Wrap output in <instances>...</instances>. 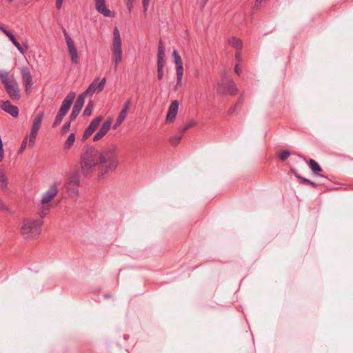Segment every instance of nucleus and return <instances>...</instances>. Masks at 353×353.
I'll return each instance as SVG.
<instances>
[{
	"label": "nucleus",
	"mask_w": 353,
	"mask_h": 353,
	"mask_svg": "<svg viewBox=\"0 0 353 353\" xmlns=\"http://www.w3.org/2000/svg\"><path fill=\"white\" fill-rule=\"evenodd\" d=\"M26 86V92H29L30 88H31L32 85H25Z\"/></svg>",
	"instance_id": "nucleus-60"
},
{
	"label": "nucleus",
	"mask_w": 353,
	"mask_h": 353,
	"mask_svg": "<svg viewBox=\"0 0 353 353\" xmlns=\"http://www.w3.org/2000/svg\"><path fill=\"white\" fill-rule=\"evenodd\" d=\"M112 119L110 118L105 121V122L103 123L101 127L103 128L104 129H105L107 131H109L110 129V127L112 125Z\"/></svg>",
	"instance_id": "nucleus-31"
},
{
	"label": "nucleus",
	"mask_w": 353,
	"mask_h": 353,
	"mask_svg": "<svg viewBox=\"0 0 353 353\" xmlns=\"http://www.w3.org/2000/svg\"><path fill=\"white\" fill-rule=\"evenodd\" d=\"M127 9L128 10L129 12H131L132 9V4H125Z\"/></svg>",
	"instance_id": "nucleus-57"
},
{
	"label": "nucleus",
	"mask_w": 353,
	"mask_h": 353,
	"mask_svg": "<svg viewBox=\"0 0 353 353\" xmlns=\"http://www.w3.org/2000/svg\"><path fill=\"white\" fill-rule=\"evenodd\" d=\"M172 57L174 59V62L175 66L183 65V61H182L181 57L179 54L176 50H173Z\"/></svg>",
	"instance_id": "nucleus-24"
},
{
	"label": "nucleus",
	"mask_w": 353,
	"mask_h": 353,
	"mask_svg": "<svg viewBox=\"0 0 353 353\" xmlns=\"http://www.w3.org/2000/svg\"><path fill=\"white\" fill-rule=\"evenodd\" d=\"M58 192L57 183H54L49 189L43 194L41 202L43 204H46L51 201Z\"/></svg>",
	"instance_id": "nucleus-10"
},
{
	"label": "nucleus",
	"mask_w": 353,
	"mask_h": 353,
	"mask_svg": "<svg viewBox=\"0 0 353 353\" xmlns=\"http://www.w3.org/2000/svg\"><path fill=\"white\" fill-rule=\"evenodd\" d=\"M63 35H67L68 34L65 29L63 30Z\"/></svg>",
	"instance_id": "nucleus-63"
},
{
	"label": "nucleus",
	"mask_w": 353,
	"mask_h": 353,
	"mask_svg": "<svg viewBox=\"0 0 353 353\" xmlns=\"http://www.w3.org/2000/svg\"><path fill=\"white\" fill-rule=\"evenodd\" d=\"M122 123V122H119L118 123V121L117 120L115 123L113 125V128L114 129H117L118 126H119Z\"/></svg>",
	"instance_id": "nucleus-53"
},
{
	"label": "nucleus",
	"mask_w": 353,
	"mask_h": 353,
	"mask_svg": "<svg viewBox=\"0 0 353 353\" xmlns=\"http://www.w3.org/2000/svg\"><path fill=\"white\" fill-rule=\"evenodd\" d=\"M103 117L101 116H99L94 118L89 124V125L85 128V130L90 134H92L99 126Z\"/></svg>",
	"instance_id": "nucleus-16"
},
{
	"label": "nucleus",
	"mask_w": 353,
	"mask_h": 353,
	"mask_svg": "<svg viewBox=\"0 0 353 353\" xmlns=\"http://www.w3.org/2000/svg\"><path fill=\"white\" fill-rule=\"evenodd\" d=\"M235 58L238 62L240 61V54L239 52H236L235 54Z\"/></svg>",
	"instance_id": "nucleus-58"
},
{
	"label": "nucleus",
	"mask_w": 353,
	"mask_h": 353,
	"mask_svg": "<svg viewBox=\"0 0 353 353\" xmlns=\"http://www.w3.org/2000/svg\"><path fill=\"white\" fill-rule=\"evenodd\" d=\"M68 49V53L71 58V62L74 65H77L79 63V57L77 54V48L74 46V43L67 45Z\"/></svg>",
	"instance_id": "nucleus-15"
},
{
	"label": "nucleus",
	"mask_w": 353,
	"mask_h": 353,
	"mask_svg": "<svg viewBox=\"0 0 353 353\" xmlns=\"http://www.w3.org/2000/svg\"><path fill=\"white\" fill-rule=\"evenodd\" d=\"M181 139H182L181 135L174 136V137H172V139H170V142L173 145L176 146L179 144V143L180 142Z\"/></svg>",
	"instance_id": "nucleus-33"
},
{
	"label": "nucleus",
	"mask_w": 353,
	"mask_h": 353,
	"mask_svg": "<svg viewBox=\"0 0 353 353\" xmlns=\"http://www.w3.org/2000/svg\"><path fill=\"white\" fill-rule=\"evenodd\" d=\"M43 119V112H39L34 118L32 126L30 130V134L37 135L42 120Z\"/></svg>",
	"instance_id": "nucleus-13"
},
{
	"label": "nucleus",
	"mask_w": 353,
	"mask_h": 353,
	"mask_svg": "<svg viewBox=\"0 0 353 353\" xmlns=\"http://www.w3.org/2000/svg\"><path fill=\"white\" fill-rule=\"evenodd\" d=\"M21 77L24 85H32V77L30 70L28 67L22 68Z\"/></svg>",
	"instance_id": "nucleus-14"
},
{
	"label": "nucleus",
	"mask_w": 353,
	"mask_h": 353,
	"mask_svg": "<svg viewBox=\"0 0 353 353\" xmlns=\"http://www.w3.org/2000/svg\"><path fill=\"white\" fill-rule=\"evenodd\" d=\"M105 82H106V80H105V78H103L101 80V81L99 83L98 85H97V88L99 89V91H101L103 90V88H104V85L105 84Z\"/></svg>",
	"instance_id": "nucleus-39"
},
{
	"label": "nucleus",
	"mask_w": 353,
	"mask_h": 353,
	"mask_svg": "<svg viewBox=\"0 0 353 353\" xmlns=\"http://www.w3.org/2000/svg\"><path fill=\"white\" fill-rule=\"evenodd\" d=\"M290 171L292 172V173H293V174H294V175L295 176V177H296V176H301L300 174H299L296 172V170H295V169H294V168H291Z\"/></svg>",
	"instance_id": "nucleus-56"
},
{
	"label": "nucleus",
	"mask_w": 353,
	"mask_h": 353,
	"mask_svg": "<svg viewBox=\"0 0 353 353\" xmlns=\"http://www.w3.org/2000/svg\"><path fill=\"white\" fill-rule=\"evenodd\" d=\"M157 59H165V48L161 41L159 43Z\"/></svg>",
	"instance_id": "nucleus-26"
},
{
	"label": "nucleus",
	"mask_w": 353,
	"mask_h": 353,
	"mask_svg": "<svg viewBox=\"0 0 353 353\" xmlns=\"http://www.w3.org/2000/svg\"><path fill=\"white\" fill-rule=\"evenodd\" d=\"M43 222L41 219H28L23 221L21 233L23 235L36 236L41 233Z\"/></svg>",
	"instance_id": "nucleus-4"
},
{
	"label": "nucleus",
	"mask_w": 353,
	"mask_h": 353,
	"mask_svg": "<svg viewBox=\"0 0 353 353\" xmlns=\"http://www.w3.org/2000/svg\"><path fill=\"white\" fill-rule=\"evenodd\" d=\"M85 100L83 95H79L74 104L72 107V112L70 115V118L71 120H74L77 119L78 115L79 114L81 109L84 105Z\"/></svg>",
	"instance_id": "nucleus-9"
},
{
	"label": "nucleus",
	"mask_w": 353,
	"mask_h": 353,
	"mask_svg": "<svg viewBox=\"0 0 353 353\" xmlns=\"http://www.w3.org/2000/svg\"><path fill=\"white\" fill-rule=\"evenodd\" d=\"M4 88L8 95L12 101L20 100L21 97V90L18 83L15 80H13L10 83H7Z\"/></svg>",
	"instance_id": "nucleus-5"
},
{
	"label": "nucleus",
	"mask_w": 353,
	"mask_h": 353,
	"mask_svg": "<svg viewBox=\"0 0 353 353\" xmlns=\"http://www.w3.org/2000/svg\"><path fill=\"white\" fill-rule=\"evenodd\" d=\"M63 0H57L56 1V6L58 10L61 9L62 7Z\"/></svg>",
	"instance_id": "nucleus-46"
},
{
	"label": "nucleus",
	"mask_w": 353,
	"mask_h": 353,
	"mask_svg": "<svg viewBox=\"0 0 353 353\" xmlns=\"http://www.w3.org/2000/svg\"><path fill=\"white\" fill-rule=\"evenodd\" d=\"M0 210H7L8 208L6 205L0 200Z\"/></svg>",
	"instance_id": "nucleus-49"
},
{
	"label": "nucleus",
	"mask_w": 353,
	"mask_h": 353,
	"mask_svg": "<svg viewBox=\"0 0 353 353\" xmlns=\"http://www.w3.org/2000/svg\"><path fill=\"white\" fill-rule=\"evenodd\" d=\"M108 131H107L105 129L101 127L99 130L94 134V136L93 137V141H97L100 140L102 137H103L108 133Z\"/></svg>",
	"instance_id": "nucleus-21"
},
{
	"label": "nucleus",
	"mask_w": 353,
	"mask_h": 353,
	"mask_svg": "<svg viewBox=\"0 0 353 353\" xmlns=\"http://www.w3.org/2000/svg\"><path fill=\"white\" fill-rule=\"evenodd\" d=\"M95 8L99 14L105 17H114L115 16V13L106 7L105 0H95Z\"/></svg>",
	"instance_id": "nucleus-8"
},
{
	"label": "nucleus",
	"mask_w": 353,
	"mask_h": 353,
	"mask_svg": "<svg viewBox=\"0 0 353 353\" xmlns=\"http://www.w3.org/2000/svg\"><path fill=\"white\" fill-rule=\"evenodd\" d=\"M76 97L74 92H70L62 101L61 105L55 117L54 121L52 123V127L56 128L63 121V117L70 110L72 104Z\"/></svg>",
	"instance_id": "nucleus-3"
},
{
	"label": "nucleus",
	"mask_w": 353,
	"mask_h": 353,
	"mask_svg": "<svg viewBox=\"0 0 353 353\" xmlns=\"http://www.w3.org/2000/svg\"><path fill=\"white\" fill-rule=\"evenodd\" d=\"M179 110V102L176 100L173 101L168 108L166 114V121L168 123L172 121L177 115Z\"/></svg>",
	"instance_id": "nucleus-12"
},
{
	"label": "nucleus",
	"mask_w": 353,
	"mask_h": 353,
	"mask_svg": "<svg viewBox=\"0 0 353 353\" xmlns=\"http://www.w3.org/2000/svg\"><path fill=\"white\" fill-rule=\"evenodd\" d=\"M182 79L183 77H177L176 87L180 86L182 84Z\"/></svg>",
	"instance_id": "nucleus-51"
},
{
	"label": "nucleus",
	"mask_w": 353,
	"mask_h": 353,
	"mask_svg": "<svg viewBox=\"0 0 353 353\" xmlns=\"http://www.w3.org/2000/svg\"><path fill=\"white\" fill-rule=\"evenodd\" d=\"M96 90H97V85H95V83L93 82L88 86L87 90L83 93L81 94L80 95H83L84 99H85V96L87 94L92 95L94 93V92L96 91Z\"/></svg>",
	"instance_id": "nucleus-22"
},
{
	"label": "nucleus",
	"mask_w": 353,
	"mask_h": 353,
	"mask_svg": "<svg viewBox=\"0 0 353 353\" xmlns=\"http://www.w3.org/2000/svg\"><path fill=\"white\" fill-rule=\"evenodd\" d=\"M8 180L7 178L3 171V170L0 168V188L2 190H6L8 188Z\"/></svg>",
	"instance_id": "nucleus-20"
},
{
	"label": "nucleus",
	"mask_w": 353,
	"mask_h": 353,
	"mask_svg": "<svg viewBox=\"0 0 353 353\" xmlns=\"http://www.w3.org/2000/svg\"><path fill=\"white\" fill-rule=\"evenodd\" d=\"M110 294H105L104 295V298H105V299H108V298H110Z\"/></svg>",
	"instance_id": "nucleus-62"
},
{
	"label": "nucleus",
	"mask_w": 353,
	"mask_h": 353,
	"mask_svg": "<svg viewBox=\"0 0 353 353\" xmlns=\"http://www.w3.org/2000/svg\"><path fill=\"white\" fill-rule=\"evenodd\" d=\"M196 122L193 121H191L189 123H188L187 125H185L184 127H182L181 128H179V131L180 133H184L188 129H190V128L193 127V126H195L196 125Z\"/></svg>",
	"instance_id": "nucleus-28"
},
{
	"label": "nucleus",
	"mask_w": 353,
	"mask_h": 353,
	"mask_svg": "<svg viewBox=\"0 0 353 353\" xmlns=\"http://www.w3.org/2000/svg\"><path fill=\"white\" fill-rule=\"evenodd\" d=\"M118 165L119 160L114 146H109L102 150L87 146L80 157L81 172L85 176L94 169L103 176L114 171Z\"/></svg>",
	"instance_id": "nucleus-1"
},
{
	"label": "nucleus",
	"mask_w": 353,
	"mask_h": 353,
	"mask_svg": "<svg viewBox=\"0 0 353 353\" xmlns=\"http://www.w3.org/2000/svg\"><path fill=\"white\" fill-rule=\"evenodd\" d=\"M128 339H129V336H128V335H125V336H124V339H125V341H128Z\"/></svg>",
	"instance_id": "nucleus-64"
},
{
	"label": "nucleus",
	"mask_w": 353,
	"mask_h": 353,
	"mask_svg": "<svg viewBox=\"0 0 353 353\" xmlns=\"http://www.w3.org/2000/svg\"><path fill=\"white\" fill-rule=\"evenodd\" d=\"M1 108L13 117H18L19 113V108L16 105L11 104L10 101L8 100L2 103Z\"/></svg>",
	"instance_id": "nucleus-11"
},
{
	"label": "nucleus",
	"mask_w": 353,
	"mask_h": 353,
	"mask_svg": "<svg viewBox=\"0 0 353 353\" xmlns=\"http://www.w3.org/2000/svg\"><path fill=\"white\" fill-rule=\"evenodd\" d=\"M36 137H37L36 135L33 136L32 134H30V139H29V145H33L34 144Z\"/></svg>",
	"instance_id": "nucleus-43"
},
{
	"label": "nucleus",
	"mask_w": 353,
	"mask_h": 353,
	"mask_svg": "<svg viewBox=\"0 0 353 353\" xmlns=\"http://www.w3.org/2000/svg\"><path fill=\"white\" fill-rule=\"evenodd\" d=\"M176 77H183V65H176Z\"/></svg>",
	"instance_id": "nucleus-30"
},
{
	"label": "nucleus",
	"mask_w": 353,
	"mask_h": 353,
	"mask_svg": "<svg viewBox=\"0 0 353 353\" xmlns=\"http://www.w3.org/2000/svg\"><path fill=\"white\" fill-rule=\"evenodd\" d=\"M27 141H28V137H26L24 140L23 141L22 143H21V145L19 148V152H23V150L26 148V146H27Z\"/></svg>",
	"instance_id": "nucleus-38"
},
{
	"label": "nucleus",
	"mask_w": 353,
	"mask_h": 353,
	"mask_svg": "<svg viewBox=\"0 0 353 353\" xmlns=\"http://www.w3.org/2000/svg\"><path fill=\"white\" fill-rule=\"evenodd\" d=\"M10 41L12 43V44L17 48L18 51L23 54H24V50L21 47V44L19 43V41L17 40L14 35L11 32L9 35L7 36Z\"/></svg>",
	"instance_id": "nucleus-18"
},
{
	"label": "nucleus",
	"mask_w": 353,
	"mask_h": 353,
	"mask_svg": "<svg viewBox=\"0 0 353 353\" xmlns=\"http://www.w3.org/2000/svg\"><path fill=\"white\" fill-rule=\"evenodd\" d=\"M92 109H93V102L92 101H90L87 103L85 108L83 110V116L88 117V116L91 115Z\"/></svg>",
	"instance_id": "nucleus-27"
},
{
	"label": "nucleus",
	"mask_w": 353,
	"mask_h": 353,
	"mask_svg": "<svg viewBox=\"0 0 353 353\" xmlns=\"http://www.w3.org/2000/svg\"><path fill=\"white\" fill-rule=\"evenodd\" d=\"M70 125H71V121H68L65 122L61 128V132L63 134H65L66 132H68L70 130Z\"/></svg>",
	"instance_id": "nucleus-34"
},
{
	"label": "nucleus",
	"mask_w": 353,
	"mask_h": 353,
	"mask_svg": "<svg viewBox=\"0 0 353 353\" xmlns=\"http://www.w3.org/2000/svg\"><path fill=\"white\" fill-rule=\"evenodd\" d=\"M290 171L292 172V173H293V174H294V175L295 176V177H296V176H301L300 174H299L296 172V170H295V169H294V168H291Z\"/></svg>",
	"instance_id": "nucleus-55"
},
{
	"label": "nucleus",
	"mask_w": 353,
	"mask_h": 353,
	"mask_svg": "<svg viewBox=\"0 0 353 353\" xmlns=\"http://www.w3.org/2000/svg\"><path fill=\"white\" fill-rule=\"evenodd\" d=\"M217 91L220 94L234 95L237 92V87L232 80L229 79L225 83H219Z\"/></svg>",
	"instance_id": "nucleus-6"
},
{
	"label": "nucleus",
	"mask_w": 353,
	"mask_h": 353,
	"mask_svg": "<svg viewBox=\"0 0 353 353\" xmlns=\"http://www.w3.org/2000/svg\"><path fill=\"white\" fill-rule=\"evenodd\" d=\"M234 72L238 75H239L241 74V69L239 67V63H236V65L234 66Z\"/></svg>",
	"instance_id": "nucleus-47"
},
{
	"label": "nucleus",
	"mask_w": 353,
	"mask_h": 353,
	"mask_svg": "<svg viewBox=\"0 0 353 353\" xmlns=\"http://www.w3.org/2000/svg\"><path fill=\"white\" fill-rule=\"evenodd\" d=\"M165 59H157V68H163L165 65Z\"/></svg>",
	"instance_id": "nucleus-37"
},
{
	"label": "nucleus",
	"mask_w": 353,
	"mask_h": 353,
	"mask_svg": "<svg viewBox=\"0 0 353 353\" xmlns=\"http://www.w3.org/2000/svg\"><path fill=\"white\" fill-rule=\"evenodd\" d=\"M0 30L3 32L6 36L9 35L11 32L6 30L1 23H0Z\"/></svg>",
	"instance_id": "nucleus-45"
},
{
	"label": "nucleus",
	"mask_w": 353,
	"mask_h": 353,
	"mask_svg": "<svg viewBox=\"0 0 353 353\" xmlns=\"http://www.w3.org/2000/svg\"><path fill=\"white\" fill-rule=\"evenodd\" d=\"M68 184L74 186V188L71 189L70 192L77 194L79 192L77 188L80 185V174L79 171H74L68 175Z\"/></svg>",
	"instance_id": "nucleus-7"
},
{
	"label": "nucleus",
	"mask_w": 353,
	"mask_h": 353,
	"mask_svg": "<svg viewBox=\"0 0 353 353\" xmlns=\"http://www.w3.org/2000/svg\"><path fill=\"white\" fill-rule=\"evenodd\" d=\"M111 51L114 69L117 70L119 63L122 60V43L119 30L117 26H115L113 30V41Z\"/></svg>",
	"instance_id": "nucleus-2"
},
{
	"label": "nucleus",
	"mask_w": 353,
	"mask_h": 353,
	"mask_svg": "<svg viewBox=\"0 0 353 353\" xmlns=\"http://www.w3.org/2000/svg\"><path fill=\"white\" fill-rule=\"evenodd\" d=\"M290 152L288 150H285L279 153V157L282 161H285L290 157Z\"/></svg>",
	"instance_id": "nucleus-29"
},
{
	"label": "nucleus",
	"mask_w": 353,
	"mask_h": 353,
	"mask_svg": "<svg viewBox=\"0 0 353 353\" xmlns=\"http://www.w3.org/2000/svg\"><path fill=\"white\" fill-rule=\"evenodd\" d=\"M150 0H143V12H146L148 9Z\"/></svg>",
	"instance_id": "nucleus-40"
},
{
	"label": "nucleus",
	"mask_w": 353,
	"mask_h": 353,
	"mask_svg": "<svg viewBox=\"0 0 353 353\" xmlns=\"http://www.w3.org/2000/svg\"><path fill=\"white\" fill-rule=\"evenodd\" d=\"M64 37L67 45L74 43L69 34H68L67 35H64Z\"/></svg>",
	"instance_id": "nucleus-44"
},
{
	"label": "nucleus",
	"mask_w": 353,
	"mask_h": 353,
	"mask_svg": "<svg viewBox=\"0 0 353 353\" xmlns=\"http://www.w3.org/2000/svg\"><path fill=\"white\" fill-rule=\"evenodd\" d=\"M316 176H319V177H321V178L327 179V176H325L324 174H318Z\"/></svg>",
	"instance_id": "nucleus-61"
},
{
	"label": "nucleus",
	"mask_w": 353,
	"mask_h": 353,
	"mask_svg": "<svg viewBox=\"0 0 353 353\" xmlns=\"http://www.w3.org/2000/svg\"><path fill=\"white\" fill-rule=\"evenodd\" d=\"M10 72L7 70H0V80L1 82L4 85V87L7 83H10L11 81L8 79Z\"/></svg>",
	"instance_id": "nucleus-19"
},
{
	"label": "nucleus",
	"mask_w": 353,
	"mask_h": 353,
	"mask_svg": "<svg viewBox=\"0 0 353 353\" xmlns=\"http://www.w3.org/2000/svg\"><path fill=\"white\" fill-rule=\"evenodd\" d=\"M236 105H234L233 106L232 108H231L229 111H228V113L232 115V114L234 113V112L236 111Z\"/></svg>",
	"instance_id": "nucleus-50"
},
{
	"label": "nucleus",
	"mask_w": 353,
	"mask_h": 353,
	"mask_svg": "<svg viewBox=\"0 0 353 353\" xmlns=\"http://www.w3.org/2000/svg\"><path fill=\"white\" fill-rule=\"evenodd\" d=\"M163 77V68H157V77L159 80H161Z\"/></svg>",
	"instance_id": "nucleus-42"
},
{
	"label": "nucleus",
	"mask_w": 353,
	"mask_h": 353,
	"mask_svg": "<svg viewBox=\"0 0 353 353\" xmlns=\"http://www.w3.org/2000/svg\"><path fill=\"white\" fill-rule=\"evenodd\" d=\"M229 43L235 48H241L242 46L241 41L234 37L229 39Z\"/></svg>",
	"instance_id": "nucleus-23"
},
{
	"label": "nucleus",
	"mask_w": 353,
	"mask_h": 353,
	"mask_svg": "<svg viewBox=\"0 0 353 353\" xmlns=\"http://www.w3.org/2000/svg\"><path fill=\"white\" fill-rule=\"evenodd\" d=\"M314 175L316 176L322 170L319 163L315 160L310 159L307 163Z\"/></svg>",
	"instance_id": "nucleus-17"
},
{
	"label": "nucleus",
	"mask_w": 353,
	"mask_h": 353,
	"mask_svg": "<svg viewBox=\"0 0 353 353\" xmlns=\"http://www.w3.org/2000/svg\"><path fill=\"white\" fill-rule=\"evenodd\" d=\"M290 171L292 172V173H293V174H294V175L295 176V177H296V176H301L300 174H299L296 172V170H295V169H294V168H291Z\"/></svg>",
	"instance_id": "nucleus-54"
},
{
	"label": "nucleus",
	"mask_w": 353,
	"mask_h": 353,
	"mask_svg": "<svg viewBox=\"0 0 353 353\" xmlns=\"http://www.w3.org/2000/svg\"><path fill=\"white\" fill-rule=\"evenodd\" d=\"M132 104V98H129L123 104L122 110L128 112Z\"/></svg>",
	"instance_id": "nucleus-36"
},
{
	"label": "nucleus",
	"mask_w": 353,
	"mask_h": 353,
	"mask_svg": "<svg viewBox=\"0 0 353 353\" xmlns=\"http://www.w3.org/2000/svg\"><path fill=\"white\" fill-rule=\"evenodd\" d=\"M127 113L128 112H125L123 110H121V111L120 112L117 120L118 121V123L119 122H122L125 120V117H126V115H127Z\"/></svg>",
	"instance_id": "nucleus-35"
},
{
	"label": "nucleus",
	"mask_w": 353,
	"mask_h": 353,
	"mask_svg": "<svg viewBox=\"0 0 353 353\" xmlns=\"http://www.w3.org/2000/svg\"><path fill=\"white\" fill-rule=\"evenodd\" d=\"M50 208L48 207H42L39 212L40 219L42 220L48 214Z\"/></svg>",
	"instance_id": "nucleus-32"
},
{
	"label": "nucleus",
	"mask_w": 353,
	"mask_h": 353,
	"mask_svg": "<svg viewBox=\"0 0 353 353\" xmlns=\"http://www.w3.org/2000/svg\"><path fill=\"white\" fill-rule=\"evenodd\" d=\"M296 179H299L301 183H303V184H307L309 183L310 180L305 178V177H303L301 176H296Z\"/></svg>",
	"instance_id": "nucleus-41"
},
{
	"label": "nucleus",
	"mask_w": 353,
	"mask_h": 353,
	"mask_svg": "<svg viewBox=\"0 0 353 353\" xmlns=\"http://www.w3.org/2000/svg\"><path fill=\"white\" fill-rule=\"evenodd\" d=\"M91 134H90V132H88V131H86V130H85V132H84V134H83V135L82 139H83V141L86 140V139L88 138V137H90Z\"/></svg>",
	"instance_id": "nucleus-48"
},
{
	"label": "nucleus",
	"mask_w": 353,
	"mask_h": 353,
	"mask_svg": "<svg viewBox=\"0 0 353 353\" xmlns=\"http://www.w3.org/2000/svg\"><path fill=\"white\" fill-rule=\"evenodd\" d=\"M307 185H310L312 187H314V188H317V186H318V185L315 182L310 181V180L309 183H307Z\"/></svg>",
	"instance_id": "nucleus-52"
},
{
	"label": "nucleus",
	"mask_w": 353,
	"mask_h": 353,
	"mask_svg": "<svg viewBox=\"0 0 353 353\" xmlns=\"http://www.w3.org/2000/svg\"><path fill=\"white\" fill-rule=\"evenodd\" d=\"M75 141V134L74 132L70 133L69 136L67 138V140L65 141V147L67 148H70L71 146H72Z\"/></svg>",
	"instance_id": "nucleus-25"
},
{
	"label": "nucleus",
	"mask_w": 353,
	"mask_h": 353,
	"mask_svg": "<svg viewBox=\"0 0 353 353\" xmlns=\"http://www.w3.org/2000/svg\"><path fill=\"white\" fill-rule=\"evenodd\" d=\"M125 4H132L134 0H124Z\"/></svg>",
	"instance_id": "nucleus-59"
}]
</instances>
